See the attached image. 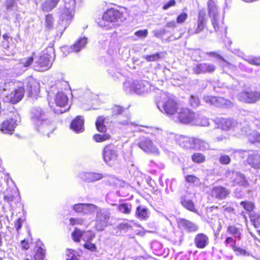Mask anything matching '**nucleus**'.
<instances>
[{
  "instance_id": "1",
  "label": "nucleus",
  "mask_w": 260,
  "mask_h": 260,
  "mask_svg": "<svg viewBox=\"0 0 260 260\" xmlns=\"http://www.w3.org/2000/svg\"><path fill=\"white\" fill-rule=\"evenodd\" d=\"M54 50L52 47H49L42 51L34 63L35 70L43 72L48 70L52 66V61L54 57Z\"/></svg>"
},
{
  "instance_id": "2",
  "label": "nucleus",
  "mask_w": 260,
  "mask_h": 260,
  "mask_svg": "<svg viewBox=\"0 0 260 260\" xmlns=\"http://www.w3.org/2000/svg\"><path fill=\"white\" fill-rule=\"evenodd\" d=\"M64 6L61 9L58 24L64 30L70 24L74 16L76 6L75 0H64Z\"/></svg>"
},
{
  "instance_id": "3",
  "label": "nucleus",
  "mask_w": 260,
  "mask_h": 260,
  "mask_svg": "<svg viewBox=\"0 0 260 260\" xmlns=\"http://www.w3.org/2000/svg\"><path fill=\"white\" fill-rule=\"evenodd\" d=\"M157 107L161 112L174 119L180 109L177 102L166 94L161 95V100L157 102Z\"/></svg>"
},
{
  "instance_id": "4",
  "label": "nucleus",
  "mask_w": 260,
  "mask_h": 260,
  "mask_svg": "<svg viewBox=\"0 0 260 260\" xmlns=\"http://www.w3.org/2000/svg\"><path fill=\"white\" fill-rule=\"evenodd\" d=\"M125 20L123 13L114 9H110L105 13L101 23L104 27H112V26L119 25Z\"/></svg>"
},
{
  "instance_id": "5",
  "label": "nucleus",
  "mask_w": 260,
  "mask_h": 260,
  "mask_svg": "<svg viewBox=\"0 0 260 260\" xmlns=\"http://www.w3.org/2000/svg\"><path fill=\"white\" fill-rule=\"evenodd\" d=\"M111 213L109 210L99 208L96 212L94 228L98 231H102L109 224Z\"/></svg>"
},
{
  "instance_id": "6",
  "label": "nucleus",
  "mask_w": 260,
  "mask_h": 260,
  "mask_svg": "<svg viewBox=\"0 0 260 260\" xmlns=\"http://www.w3.org/2000/svg\"><path fill=\"white\" fill-rule=\"evenodd\" d=\"M234 152L242 157L247 155V161L248 165L254 169H260V154L257 151L239 150H235Z\"/></svg>"
},
{
  "instance_id": "7",
  "label": "nucleus",
  "mask_w": 260,
  "mask_h": 260,
  "mask_svg": "<svg viewBox=\"0 0 260 260\" xmlns=\"http://www.w3.org/2000/svg\"><path fill=\"white\" fill-rule=\"evenodd\" d=\"M196 115L187 108H180L177 113L174 120H178L183 123H193Z\"/></svg>"
},
{
  "instance_id": "8",
  "label": "nucleus",
  "mask_w": 260,
  "mask_h": 260,
  "mask_svg": "<svg viewBox=\"0 0 260 260\" xmlns=\"http://www.w3.org/2000/svg\"><path fill=\"white\" fill-rule=\"evenodd\" d=\"M129 85V91H133L138 94H143L147 93L150 87L149 83L146 81H135L132 84L128 82L124 83V86Z\"/></svg>"
},
{
  "instance_id": "9",
  "label": "nucleus",
  "mask_w": 260,
  "mask_h": 260,
  "mask_svg": "<svg viewBox=\"0 0 260 260\" xmlns=\"http://www.w3.org/2000/svg\"><path fill=\"white\" fill-rule=\"evenodd\" d=\"M138 146L144 152L154 155L159 154L158 149L153 144L152 141L146 137H141L137 143Z\"/></svg>"
},
{
  "instance_id": "10",
  "label": "nucleus",
  "mask_w": 260,
  "mask_h": 260,
  "mask_svg": "<svg viewBox=\"0 0 260 260\" xmlns=\"http://www.w3.org/2000/svg\"><path fill=\"white\" fill-rule=\"evenodd\" d=\"M31 120L38 126L42 125L45 127L47 124L45 112L40 107L34 108L31 111Z\"/></svg>"
},
{
  "instance_id": "11",
  "label": "nucleus",
  "mask_w": 260,
  "mask_h": 260,
  "mask_svg": "<svg viewBox=\"0 0 260 260\" xmlns=\"http://www.w3.org/2000/svg\"><path fill=\"white\" fill-rule=\"evenodd\" d=\"M205 16V11L200 10L199 12L196 25L193 28H189L188 30V34L189 35L198 34L204 30L207 21Z\"/></svg>"
},
{
  "instance_id": "12",
  "label": "nucleus",
  "mask_w": 260,
  "mask_h": 260,
  "mask_svg": "<svg viewBox=\"0 0 260 260\" xmlns=\"http://www.w3.org/2000/svg\"><path fill=\"white\" fill-rule=\"evenodd\" d=\"M118 156L116 148L112 145L106 146L103 151V157L104 161L110 165L115 161Z\"/></svg>"
},
{
  "instance_id": "13",
  "label": "nucleus",
  "mask_w": 260,
  "mask_h": 260,
  "mask_svg": "<svg viewBox=\"0 0 260 260\" xmlns=\"http://www.w3.org/2000/svg\"><path fill=\"white\" fill-rule=\"evenodd\" d=\"M216 120L219 126L224 131L236 130L241 125L236 120L231 118H221Z\"/></svg>"
},
{
  "instance_id": "14",
  "label": "nucleus",
  "mask_w": 260,
  "mask_h": 260,
  "mask_svg": "<svg viewBox=\"0 0 260 260\" xmlns=\"http://www.w3.org/2000/svg\"><path fill=\"white\" fill-rule=\"evenodd\" d=\"M238 99L248 103H253L260 99V91L242 92L239 93Z\"/></svg>"
},
{
  "instance_id": "15",
  "label": "nucleus",
  "mask_w": 260,
  "mask_h": 260,
  "mask_svg": "<svg viewBox=\"0 0 260 260\" xmlns=\"http://www.w3.org/2000/svg\"><path fill=\"white\" fill-rule=\"evenodd\" d=\"M208 13L210 17L212 18V24L215 31L219 29L217 24V9L216 3L214 0H209L208 3Z\"/></svg>"
},
{
  "instance_id": "16",
  "label": "nucleus",
  "mask_w": 260,
  "mask_h": 260,
  "mask_svg": "<svg viewBox=\"0 0 260 260\" xmlns=\"http://www.w3.org/2000/svg\"><path fill=\"white\" fill-rule=\"evenodd\" d=\"M24 93V89L23 86H19L7 95L8 100L11 103H17L22 100Z\"/></svg>"
},
{
  "instance_id": "17",
  "label": "nucleus",
  "mask_w": 260,
  "mask_h": 260,
  "mask_svg": "<svg viewBox=\"0 0 260 260\" xmlns=\"http://www.w3.org/2000/svg\"><path fill=\"white\" fill-rule=\"evenodd\" d=\"M216 67L212 64L208 63H199L192 68L193 73L198 75L205 74L207 72L211 73L215 71Z\"/></svg>"
},
{
  "instance_id": "18",
  "label": "nucleus",
  "mask_w": 260,
  "mask_h": 260,
  "mask_svg": "<svg viewBox=\"0 0 260 260\" xmlns=\"http://www.w3.org/2000/svg\"><path fill=\"white\" fill-rule=\"evenodd\" d=\"M231 181L233 182V185H239L244 187H247L249 185V183L246 179L244 175L239 172H232Z\"/></svg>"
},
{
  "instance_id": "19",
  "label": "nucleus",
  "mask_w": 260,
  "mask_h": 260,
  "mask_svg": "<svg viewBox=\"0 0 260 260\" xmlns=\"http://www.w3.org/2000/svg\"><path fill=\"white\" fill-rule=\"evenodd\" d=\"M230 191L221 186H217L212 188L211 196L219 200H223L229 196Z\"/></svg>"
},
{
  "instance_id": "20",
  "label": "nucleus",
  "mask_w": 260,
  "mask_h": 260,
  "mask_svg": "<svg viewBox=\"0 0 260 260\" xmlns=\"http://www.w3.org/2000/svg\"><path fill=\"white\" fill-rule=\"evenodd\" d=\"M179 227L188 232H196L198 230V226L189 220L180 218L178 222Z\"/></svg>"
},
{
  "instance_id": "21",
  "label": "nucleus",
  "mask_w": 260,
  "mask_h": 260,
  "mask_svg": "<svg viewBox=\"0 0 260 260\" xmlns=\"http://www.w3.org/2000/svg\"><path fill=\"white\" fill-rule=\"evenodd\" d=\"M194 243L198 248L203 249L208 245L209 239L208 237L203 233H199L196 235Z\"/></svg>"
},
{
  "instance_id": "22",
  "label": "nucleus",
  "mask_w": 260,
  "mask_h": 260,
  "mask_svg": "<svg viewBox=\"0 0 260 260\" xmlns=\"http://www.w3.org/2000/svg\"><path fill=\"white\" fill-rule=\"evenodd\" d=\"M178 144L182 147L186 149L194 148V138H189L184 136H180L177 138Z\"/></svg>"
},
{
  "instance_id": "23",
  "label": "nucleus",
  "mask_w": 260,
  "mask_h": 260,
  "mask_svg": "<svg viewBox=\"0 0 260 260\" xmlns=\"http://www.w3.org/2000/svg\"><path fill=\"white\" fill-rule=\"evenodd\" d=\"M16 125V120L13 118L3 121L1 130L4 133L12 134Z\"/></svg>"
},
{
  "instance_id": "24",
  "label": "nucleus",
  "mask_w": 260,
  "mask_h": 260,
  "mask_svg": "<svg viewBox=\"0 0 260 260\" xmlns=\"http://www.w3.org/2000/svg\"><path fill=\"white\" fill-rule=\"evenodd\" d=\"M71 128L76 133L84 131V119L81 116H77L71 123Z\"/></svg>"
},
{
  "instance_id": "25",
  "label": "nucleus",
  "mask_w": 260,
  "mask_h": 260,
  "mask_svg": "<svg viewBox=\"0 0 260 260\" xmlns=\"http://www.w3.org/2000/svg\"><path fill=\"white\" fill-rule=\"evenodd\" d=\"M60 0H45L41 6L42 10L45 12L52 11L56 7Z\"/></svg>"
},
{
  "instance_id": "26",
  "label": "nucleus",
  "mask_w": 260,
  "mask_h": 260,
  "mask_svg": "<svg viewBox=\"0 0 260 260\" xmlns=\"http://www.w3.org/2000/svg\"><path fill=\"white\" fill-rule=\"evenodd\" d=\"M87 43V38L84 37L79 38L74 45L71 46V49L75 52H78L85 47Z\"/></svg>"
},
{
  "instance_id": "27",
  "label": "nucleus",
  "mask_w": 260,
  "mask_h": 260,
  "mask_svg": "<svg viewBox=\"0 0 260 260\" xmlns=\"http://www.w3.org/2000/svg\"><path fill=\"white\" fill-rule=\"evenodd\" d=\"M103 177L101 174L94 173H84L81 175L82 179L88 182L98 181L102 179Z\"/></svg>"
},
{
  "instance_id": "28",
  "label": "nucleus",
  "mask_w": 260,
  "mask_h": 260,
  "mask_svg": "<svg viewBox=\"0 0 260 260\" xmlns=\"http://www.w3.org/2000/svg\"><path fill=\"white\" fill-rule=\"evenodd\" d=\"M247 129L248 128H246L245 129L242 128L241 131L243 134L245 133L247 135L249 141L251 143L260 142V134L255 131H252L248 134Z\"/></svg>"
},
{
  "instance_id": "29",
  "label": "nucleus",
  "mask_w": 260,
  "mask_h": 260,
  "mask_svg": "<svg viewBox=\"0 0 260 260\" xmlns=\"http://www.w3.org/2000/svg\"><path fill=\"white\" fill-rule=\"evenodd\" d=\"M39 84L36 81H30L27 85L28 94L31 96L39 92Z\"/></svg>"
},
{
  "instance_id": "30",
  "label": "nucleus",
  "mask_w": 260,
  "mask_h": 260,
  "mask_svg": "<svg viewBox=\"0 0 260 260\" xmlns=\"http://www.w3.org/2000/svg\"><path fill=\"white\" fill-rule=\"evenodd\" d=\"M68 99L62 92H58L55 98V102L57 106L64 107L68 103Z\"/></svg>"
},
{
  "instance_id": "31",
  "label": "nucleus",
  "mask_w": 260,
  "mask_h": 260,
  "mask_svg": "<svg viewBox=\"0 0 260 260\" xmlns=\"http://www.w3.org/2000/svg\"><path fill=\"white\" fill-rule=\"evenodd\" d=\"M136 216L141 220H146L149 216L148 211L146 208L139 206L136 209Z\"/></svg>"
},
{
  "instance_id": "32",
  "label": "nucleus",
  "mask_w": 260,
  "mask_h": 260,
  "mask_svg": "<svg viewBox=\"0 0 260 260\" xmlns=\"http://www.w3.org/2000/svg\"><path fill=\"white\" fill-rule=\"evenodd\" d=\"M194 148L202 151L207 150L209 148V144L201 139L194 138Z\"/></svg>"
},
{
  "instance_id": "33",
  "label": "nucleus",
  "mask_w": 260,
  "mask_h": 260,
  "mask_svg": "<svg viewBox=\"0 0 260 260\" xmlns=\"http://www.w3.org/2000/svg\"><path fill=\"white\" fill-rule=\"evenodd\" d=\"M181 203L186 209L192 212L196 211L194 205L192 201L190 200H187L185 196L181 197Z\"/></svg>"
},
{
  "instance_id": "34",
  "label": "nucleus",
  "mask_w": 260,
  "mask_h": 260,
  "mask_svg": "<svg viewBox=\"0 0 260 260\" xmlns=\"http://www.w3.org/2000/svg\"><path fill=\"white\" fill-rule=\"evenodd\" d=\"M228 232L232 235L235 238L240 239L241 230L234 225H230L228 228Z\"/></svg>"
},
{
  "instance_id": "35",
  "label": "nucleus",
  "mask_w": 260,
  "mask_h": 260,
  "mask_svg": "<svg viewBox=\"0 0 260 260\" xmlns=\"http://www.w3.org/2000/svg\"><path fill=\"white\" fill-rule=\"evenodd\" d=\"M99 207L91 204H85L84 212L83 215L91 214L96 212Z\"/></svg>"
},
{
  "instance_id": "36",
  "label": "nucleus",
  "mask_w": 260,
  "mask_h": 260,
  "mask_svg": "<svg viewBox=\"0 0 260 260\" xmlns=\"http://www.w3.org/2000/svg\"><path fill=\"white\" fill-rule=\"evenodd\" d=\"M204 101L210 104H215V103H224L225 100L223 98L220 97L210 96H205L204 97Z\"/></svg>"
},
{
  "instance_id": "37",
  "label": "nucleus",
  "mask_w": 260,
  "mask_h": 260,
  "mask_svg": "<svg viewBox=\"0 0 260 260\" xmlns=\"http://www.w3.org/2000/svg\"><path fill=\"white\" fill-rule=\"evenodd\" d=\"M105 121V118L102 116H100L97 118L95 122L96 128L98 131L104 133L106 131V127L104 124Z\"/></svg>"
},
{
  "instance_id": "38",
  "label": "nucleus",
  "mask_w": 260,
  "mask_h": 260,
  "mask_svg": "<svg viewBox=\"0 0 260 260\" xmlns=\"http://www.w3.org/2000/svg\"><path fill=\"white\" fill-rule=\"evenodd\" d=\"M193 124L199 125L206 126H208L209 124L208 119L205 117L200 118L198 115H196V119H194Z\"/></svg>"
},
{
  "instance_id": "39",
  "label": "nucleus",
  "mask_w": 260,
  "mask_h": 260,
  "mask_svg": "<svg viewBox=\"0 0 260 260\" xmlns=\"http://www.w3.org/2000/svg\"><path fill=\"white\" fill-rule=\"evenodd\" d=\"M131 206L127 204H122L118 206V210L124 214H129L131 212Z\"/></svg>"
},
{
  "instance_id": "40",
  "label": "nucleus",
  "mask_w": 260,
  "mask_h": 260,
  "mask_svg": "<svg viewBox=\"0 0 260 260\" xmlns=\"http://www.w3.org/2000/svg\"><path fill=\"white\" fill-rule=\"evenodd\" d=\"M240 205L243 206L245 210L248 212L252 211L254 208V204L250 202L242 201L240 203Z\"/></svg>"
},
{
  "instance_id": "41",
  "label": "nucleus",
  "mask_w": 260,
  "mask_h": 260,
  "mask_svg": "<svg viewBox=\"0 0 260 260\" xmlns=\"http://www.w3.org/2000/svg\"><path fill=\"white\" fill-rule=\"evenodd\" d=\"M110 136L109 134H95L93 136L94 140L97 142H102L109 140Z\"/></svg>"
},
{
  "instance_id": "42",
  "label": "nucleus",
  "mask_w": 260,
  "mask_h": 260,
  "mask_svg": "<svg viewBox=\"0 0 260 260\" xmlns=\"http://www.w3.org/2000/svg\"><path fill=\"white\" fill-rule=\"evenodd\" d=\"M34 61L33 56L23 58L20 59V63L24 67H29Z\"/></svg>"
},
{
  "instance_id": "43",
  "label": "nucleus",
  "mask_w": 260,
  "mask_h": 260,
  "mask_svg": "<svg viewBox=\"0 0 260 260\" xmlns=\"http://www.w3.org/2000/svg\"><path fill=\"white\" fill-rule=\"evenodd\" d=\"M160 57V53H156L155 54L150 55H144L143 58H145L147 61H157Z\"/></svg>"
},
{
  "instance_id": "44",
  "label": "nucleus",
  "mask_w": 260,
  "mask_h": 260,
  "mask_svg": "<svg viewBox=\"0 0 260 260\" xmlns=\"http://www.w3.org/2000/svg\"><path fill=\"white\" fill-rule=\"evenodd\" d=\"M72 237L75 242H79L81 238H82V231L76 228L72 234Z\"/></svg>"
},
{
  "instance_id": "45",
  "label": "nucleus",
  "mask_w": 260,
  "mask_h": 260,
  "mask_svg": "<svg viewBox=\"0 0 260 260\" xmlns=\"http://www.w3.org/2000/svg\"><path fill=\"white\" fill-rule=\"evenodd\" d=\"M112 115L117 116V115H121L124 112V109L119 106L115 105L111 109Z\"/></svg>"
},
{
  "instance_id": "46",
  "label": "nucleus",
  "mask_w": 260,
  "mask_h": 260,
  "mask_svg": "<svg viewBox=\"0 0 260 260\" xmlns=\"http://www.w3.org/2000/svg\"><path fill=\"white\" fill-rule=\"evenodd\" d=\"M94 237V235L90 231L82 232V238L85 241H90Z\"/></svg>"
},
{
  "instance_id": "47",
  "label": "nucleus",
  "mask_w": 260,
  "mask_h": 260,
  "mask_svg": "<svg viewBox=\"0 0 260 260\" xmlns=\"http://www.w3.org/2000/svg\"><path fill=\"white\" fill-rule=\"evenodd\" d=\"M54 22L53 17L52 14H48L45 18L46 26L48 28H51L53 26Z\"/></svg>"
},
{
  "instance_id": "48",
  "label": "nucleus",
  "mask_w": 260,
  "mask_h": 260,
  "mask_svg": "<svg viewBox=\"0 0 260 260\" xmlns=\"http://www.w3.org/2000/svg\"><path fill=\"white\" fill-rule=\"evenodd\" d=\"M44 257L45 252L43 249L41 247H39L34 256L35 260H43Z\"/></svg>"
},
{
  "instance_id": "49",
  "label": "nucleus",
  "mask_w": 260,
  "mask_h": 260,
  "mask_svg": "<svg viewBox=\"0 0 260 260\" xmlns=\"http://www.w3.org/2000/svg\"><path fill=\"white\" fill-rule=\"evenodd\" d=\"M185 180L186 182L189 183H192L196 185L200 184V180L194 176L193 175H187L185 177Z\"/></svg>"
},
{
  "instance_id": "50",
  "label": "nucleus",
  "mask_w": 260,
  "mask_h": 260,
  "mask_svg": "<svg viewBox=\"0 0 260 260\" xmlns=\"http://www.w3.org/2000/svg\"><path fill=\"white\" fill-rule=\"evenodd\" d=\"M219 161L222 165H228L231 162V158L227 155L222 154L219 157Z\"/></svg>"
},
{
  "instance_id": "51",
  "label": "nucleus",
  "mask_w": 260,
  "mask_h": 260,
  "mask_svg": "<svg viewBox=\"0 0 260 260\" xmlns=\"http://www.w3.org/2000/svg\"><path fill=\"white\" fill-rule=\"evenodd\" d=\"M84 207L85 204L79 203L75 204L73 206V208L75 212L83 214L84 212Z\"/></svg>"
},
{
  "instance_id": "52",
  "label": "nucleus",
  "mask_w": 260,
  "mask_h": 260,
  "mask_svg": "<svg viewBox=\"0 0 260 260\" xmlns=\"http://www.w3.org/2000/svg\"><path fill=\"white\" fill-rule=\"evenodd\" d=\"M192 159L193 161L200 163L204 161L205 159L204 156L201 153H195L192 156Z\"/></svg>"
},
{
  "instance_id": "53",
  "label": "nucleus",
  "mask_w": 260,
  "mask_h": 260,
  "mask_svg": "<svg viewBox=\"0 0 260 260\" xmlns=\"http://www.w3.org/2000/svg\"><path fill=\"white\" fill-rule=\"evenodd\" d=\"M188 15L186 13L183 12L180 14L177 17L176 22L182 24L184 23L187 18Z\"/></svg>"
},
{
  "instance_id": "54",
  "label": "nucleus",
  "mask_w": 260,
  "mask_h": 260,
  "mask_svg": "<svg viewBox=\"0 0 260 260\" xmlns=\"http://www.w3.org/2000/svg\"><path fill=\"white\" fill-rule=\"evenodd\" d=\"M189 103L190 105L193 107H197L200 104V100L199 98L196 96H190L189 99Z\"/></svg>"
},
{
  "instance_id": "55",
  "label": "nucleus",
  "mask_w": 260,
  "mask_h": 260,
  "mask_svg": "<svg viewBox=\"0 0 260 260\" xmlns=\"http://www.w3.org/2000/svg\"><path fill=\"white\" fill-rule=\"evenodd\" d=\"M117 228L120 231H123L125 232L127 231L128 230L132 229V226L127 222H123L120 223L117 226Z\"/></svg>"
},
{
  "instance_id": "56",
  "label": "nucleus",
  "mask_w": 260,
  "mask_h": 260,
  "mask_svg": "<svg viewBox=\"0 0 260 260\" xmlns=\"http://www.w3.org/2000/svg\"><path fill=\"white\" fill-rule=\"evenodd\" d=\"M68 258L66 260H79L76 252L73 250L69 249L68 252Z\"/></svg>"
},
{
  "instance_id": "57",
  "label": "nucleus",
  "mask_w": 260,
  "mask_h": 260,
  "mask_svg": "<svg viewBox=\"0 0 260 260\" xmlns=\"http://www.w3.org/2000/svg\"><path fill=\"white\" fill-rule=\"evenodd\" d=\"M246 60L251 64L260 66V57H250L246 59Z\"/></svg>"
},
{
  "instance_id": "58",
  "label": "nucleus",
  "mask_w": 260,
  "mask_h": 260,
  "mask_svg": "<svg viewBox=\"0 0 260 260\" xmlns=\"http://www.w3.org/2000/svg\"><path fill=\"white\" fill-rule=\"evenodd\" d=\"M233 250L237 255H245L247 252L243 249L237 247L236 245L233 247Z\"/></svg>"
},
{
  "instance_id": "59",
  "label": "nucleus",
  "mask_w": 260,
  "mask_h": 260,
  "mask_svg": "<svg viewBox=\"0 0 260 260\" xmlns=\"http://www.w3.org/2000/svg\"><path fill=\"white\" fill-rule=\"evenodd\" d=\"M148 34L147 29L140 30L136 31L135 35L140 38H146Z\"/></svg>"
},
{
  "instance_id": "60",
  "label": "nucleus",
  "mask_w": 260,
  "mask_h": 260,
  "mask_svg": "<svg viewBox=\"0 0 260 260\" xmlns=\"http://www.w3.org/2000/svg\"><path fill=\"white\" fill-rule=\"evenodd\" d=\"M226 246L230 245L232 249H233V247L236 246V241L232 237H228L224 242Z\"/></svg>"
},
{
  "instance_id": "61",
  "label": "nucleus",
  "mask_w": 260,
  "mask_h": 260,
  "mask_svg": "<svg viewBox=\"0 0 260 260\" xmlns=\"http://www.w3.org/2000/svg\"><path fill=\"white\" fill-rule=\"evenodd\" d=\"M70 224L72 225L82 224L84 222V220L83 219H80V218H71L70 219Z\"/></svg>"
},
{
  "instance_id": "62",
  "label": "nucleus",
  "mask_w": 260,
  "mask_h": 260,
  "mask_svg": "<svg viewBox=\"0 0 260 260\" xmlns=\"http://www.w3.org/2000/svg\"><path fill=\"white\" fill-rule=\"evenodd\" d=\"M208 54L210 56H213L218 58L221 59L223 61H224L227 65H230V63L226 61L221 55L216 53L215 52H211L208 53Z\"/></svg>"
},
{
  "instance_id": "63",
  "label": "nucleus",
  "mask_w": 260,
  "mask_h": 260,
  "mask_svg": "<svg viewBox=\"0 0 260 260\" xmlns=\"http://www.w3.org/2000/svg\"><path fill=\"white\" fill-rule=\"evenodd\" d=\"M23 221V220L21 218H19L15 222V227L18 233H19V231L22 226Z\"/></svg>"
},
{
  "instance_id": "64",
  "label": "nucleus",
  "mask_w": 260,
  "mask_h": 260,
  "mask_svg": "<svg viewBox=\"0 0 260 260\" xmlns=\"http://www.w3.org/2000/svg\"><path fill=\"white\" fill-rule=\"evenodd\" d=\"M84 247L85 248L89 249L92 251H94L96 248L95 245L94 244L90 242H87L84 244Z\"/></svg>"
}]
</instances>
